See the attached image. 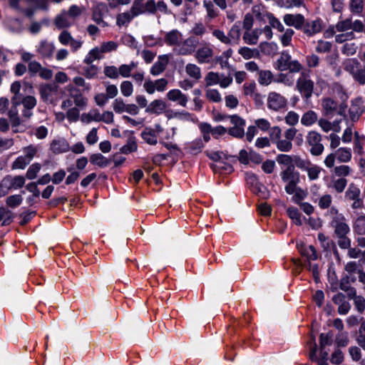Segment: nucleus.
<instances>
[{
	"instance_id": "obj_1",
	"label": "nucleus",
	"mask_w": 365,
	"mask_h": 365,
	"mask_svg": "<svg viewBox=\"0 0 365 365\" xmlns=\"http://www.w3.org/2000/svg\"><path fill=\"white\" fill-rule=\"evenodd\" d=\"M130 10L135 17L143 14L156 15L160 13L168 15L171 14L168 4L163 0L157 2L155 0H147L145 2L144 0H134Z\"/></svg>"
},
{
	"instance_id": "obj_2",
	"label": "nucleus",
	"mask_w": 365,
	"mask_h": 365,
	"mask_svg": "<svg viewBox=\"0 0 365 365\" xmlns=\"http://www.w3.org/2000/svg\"><path fill=\"white\" fill-rule=\"evenodd\" d=\"M283 182L286 183L284 190L289 195H293L297 190V185L300 182V175L295 168H282L279 174Z\"/></svg>"
},
{
	"instance_id": "obj_3",
	"label": "nucleus",
	"mask_w": 365,
	"mask_h": 365,
	"mask_svg": "<svg viewBox=\"0 0 365 365\" xmlns=\"http://www.w3.org/2000/svg\"><path fill=\"white\" fill-rule=\"evenodd\" d=\"M23 154L18 156L11 164L12 170H24L30 164L38 153V147L29 145L22 150Z\"/></svg>"
},
{
	"instance_id": "obj_4",
	"label": "nucleus",
	"mask_w": 365,
	"mask_h": 365,
	"mask_svg": "<svg viewBox=\"0 0 365 365\" xmlns=\"http://www.w3.org/2000/svg\"><path fill=\"white\" fill-rule=\"evenodd\" d=\"M331 213L334 214L330 222L331 227L334 229V234L336 237H344L347 235L350 232V228L346 222V219L341 214L338 213V210L332 207L330 210Z\"/></svg>"
},
{
	"instance_id": "obj_5",
	"label": "nucleus",
	"mask_w": 365,
	"mask_h": 365,
	"mask_svg": "<svg viewBox=\"0 0 365 365\" xmlns=\"http://www.w3.org/2000/svg\"><path fill=\"white\" fill-rule=\"evenodd\" d=\"M322 136L317 132L312 130L306 136V142L309 147V152L314 156L321 155L324 150L322 143Z\"/></svg>"
},
{
	"instance_id": "obj_6",
	"label": "nucleus",
	"mask_w": 365,
	"mask_h": 365,
	"mask_svg": "<svg viewBox=\"0 0 365 365\" xmlns=\"http://www.w3.org/2000/svg\"><path fill=\"white\" fill-rule=\"evenodd\" d=\"M322 106L324 114L327 116H333L335 113L346 118V104L344 103L338 106L337 103L331 98H325L322 101Z\"/></svg>"
},
{
	"instance_id": "obj_7",
	"label": "nucleus",
	"mask_w": 365,
	"mask_h": 365,
	"mask_svg": "<svg viewBox=\"0 0 365 365\" xmlns=\"http://www.w3.org/2000/svg\"><path fill=\"white\" fill-rule=\"evenodd\" d=\"M314 85V82L310 79L309 76L304 73H302L300 77L297 81L296 87L302 97L308 99L312 96Z\"/></svg>"
},
{
	"instance_id": "obj_8",
	"label": "nucleus",
	"mask_w": 365,
	"mask_h": 365,
	"mask_svg": "<svg viewBox=\"0 0 365 365\" xmlns=\"http://www.w3.org/2000/svg\"><path fill=\"white\" fill-rule=\"evenodd\" d=\"M287 99L277 92H270L267 97V107L273 110H279L287 106Z\"/></svg>"
},
{
	"instance_id": "obj_9",
	"label": "nucleus",
	"mask_w": 365,
	"mask_h": 365,
	"mask_svg": "<svg viewBox=\"0 0 365 365\" xmlns=\"http://www.w3.org/2000/svg\"><path fill=\"white\" fill-rule=\"evenodd\" d=\"M25 182V177L22 175H6L2 180L0 185H6L8 190H18L24 187Z\"/></svg>"
},
{
	"instance_id": "obj_10",
	"label": "nucleus",
	"mask_w": 365,
	"mask_h": 365,
	"mask_svg": "<svg viewBox=\"0 0 365 365\" xmlns=\"http://www.w3.org/2000/svg\"><path fill=\"white\" fill-rule=\"evenodd\" d=\"M55 50V46L53 42L46 39H42L36 46V53L44 58H51Z\"/></svg>"
},
{
	"instance_id": "obj_11",
	"label": "nucleus",
	"mask_w": 365,
	"mask_h": 365,
	"mask_svg": "<svg viewBox=\"0 0 365 365\" xmlns=\"http://www.w3.org/2000/svg\"><path fill=\"white\" fill-rule=\"evenodd\" d=\"M323 28V21L320 19H317L312 21H304L302 28L301 29L304 34L308 36H313L317 34L322 31Z\"/></svg>"
},
{
	"instance_id": "obj_12",
	"label": "nucleus",
	"mask_w": 365,
	"mask_h": 365,
	"mask_svg": "<svg viewBox=\"0 0 365 365\" xmlns=\"http://www.w3.org/2000/svg\"><path fill=\"white\" fill-rule=\"evenodd\" d=\"M198 43L197 38L194 36H190L182 43H179L178 53L182 56L190 55L195 51Z\"/></svg>"
},
{
	"instance_id": "obj_13",
	"label": "nucleus",
	"mask_w": 365,
	"mask_h": 365,
	"mask_svg": "<svg viewBox=\"0 0 365 365\" xmlns=\"http://www.w3.org/2000/svg\"><path fill=\"white\" fill-rule=\"evenodd\" d=\"M108 13V9L105 4H97L93 8L92 19L99 26L106 27L108 24L103 20V16Z\"/></svg>"
},
{
	"instance_id": "obj_14",
	"label": "nucleus",
	"mask_w": 365,
	"mask_h": 365,
	"mask_svg": "<svg viewBox=\"0 0 365 365\" xmlns=\"http://www.w3.org/2000/svg\"><path fill=\"white\" fill-rule=\"evenodd\" d=\"M213 56V50L211 46L205 43L195 52V57L200 63H208Z\"/></svg>"
},
{
	"instance_id": "obj_15",
	"label": "nucleus",
	"mask_w": 365,
	"mask_h": 365,
	"mask_svg": "<svg viewBox=\"0 0 365 365\" xmlns=\"http://www.w3.org/2000/svg\"><path fill=\"white\" fill-rule=\"evenodd\" d=\"M363 99L361 97H357L353 99L351 102V106L349 110L350 119L355 122L359 120V117L363 113Z\"/></svg>"
},
{
	"instance_id": "obj_16",
	"label": "nucleus",
	"mask_w": 365,
	"mask_h": 365,
	"mask_svg": "<svg viewBox=\"0 0 365 365\" xmlns=\"http://www.w3.org/2000/svg\"><path fill=\"white\" fill-rule=\"evenodd\" d=\"M333 302L338 306V313L341 315L346 314L350 309L351 304L346 300V296L341 292H338L332 297Z\"/></svg>"
},
{
	"instance_id": "obj_17",
	"label": "nucleus",
	"mask_w": 365,
	"mask_h": 365,
	"mask_svg": "<svg viewBox=\"0 0 365 365\" xmlns=\"http://www.w3.org/2000/svg\"><path fill=\"white\" fill-rule=\"evenodd\" d=\"M169 62V58L167 55H160L158 57V61L152 66L150 73L153 76H157L163 73Z\"/></svg>"
},
{
	"instance_id": "obj_18",
	"label": "nucleus",
	"mask_w": 365,
	"mask_h": 365,
	"mask_svg": "<svg viewBox=\"0 0 365 365\" xmlns=\"http://www.w3.org/2000/svg\"><path fill=\"white\" fill-rule=\"evenodd\" d=\"M167 98L173 102H176L182 107H186L188 98L179 89H172L167 93Z\"/></svg>"
},
{
	"instance_id": "obj_19",
	"label": "nucleus",
	"mask_w": 365,
	"mask_h": 365,
	"mask_svg": "<svg viewBox=\"0 0 365 365\" xmlns=\"http://www.w3.org/2000/svg\"><path fill=\"white\" fill-rule=\"evenodd\" d=\"M54 25L58 29H64L71 27L74 23L70 18L66 10H62L54 19Z\"/></svg>"
},
{
	"instance_id": "obj_20",
	"label": "nucleus",
	"mask_w": 365,
	"mask_h": 365,
	"mask_svg": "<svg viewBox=\"0 0 365 365\" xmlns=\"http://www.w3.org/2000/svg\"><path fill=\"white\" fill-rule=\"evenodd\" d=\"M283 21L289 26H294L297 29H301L304 23V17L300 14H285Z\"/></svg>"
},
{
	"instance_id": "obj_21",
	"label": "nucleus",
	"mask_w": 365,
	"mask_h": 365,
	"mask_svg": "<svg viewBox=\"0 0 365 365\" xmlns=\"http://www.w3.org/2000/svg\"><path fill=\"white\" fill-rule=\"evenodd\" d=\"M39 92L43 101L52 103L53 95L57 93V87L52 84H45L40 87Z\"/></svg>"
},
{
	"instance_id": "obj_22",
	"label": "nucleus",
	"mask_w": 365,
	"mask_h": 365,
	"mask_svg": "<svg viewBox=\"0 0 365 365\" xmlns=\"http://www.w3.org/2000/svg\"><path fill=\"white\" fill-rule=\"evenodd\" d=\"M50 149L54 154H59L70 150V146L66 139L58 138L51 141Z\"/></svg>"
},
{
	"instance_id": "obj_23",
	"label": "nucleus",
	"mask_w": 365,
	"mask_h": 365,
	"mask_svg": "<svg viewBox=\"0 0 365 365\" xmlns=\"http://www.w3.org/2000/svg\"><path fill=\"white\" fill-rule=\"evenodd\" d=\"M297 249L300 254L309 261L316 260L318 258V254L313 245L307 246L303 242H301L297 244Z\"/></svg>"
},
{
	"instance_id": "obj_24",
	"label": "nucleus",
	"mask_w": 365,
	"mask_h": 365,
	"mask_svg": "<svg viewBox=\"0 0 365 365\" xmlns=\"http://www.w3.org/2000/svg\"><path fill=\"white\" fill-rule=\"evenodd\" d=\"M68 91H70V96L73 98V103L78 108H83L86 106L88 99L85 98L80 92L78 89H76L73 86L69 85Z\"/></svg>"
},
{
	"instance_id": "obj_25",
	"label": "nucleus",
	"mask_w": 365,
	"mask_h": 365,
	"mask_svg": "<svg viewBox=\"0 0 365 365\" xmlns=\"http://www.w3.org/2000/svg\"><path fill=\"white\" fill-rule=\"evenodd\" d=\"M207 155L209 158L211 160L216 161L218 163L217 165H212V169L216 171V169H224L227 172L232 171L233 168L231 165L230 164H223L222 162L220 161L221 158L220 153L219 152L216 151H207L206 152Z\"/></svg>"
},
{
	"instance_id": "obj_26",
	"label": "nucleus",
	"mask_w": 365,
	"mask_h": 365,
	"mask_svg": "<svg viewBox=\"0 0 365 365\" xmlns=\"http://www.w3.org/2000/svg\"><path fill=\"white\" fill-rule=\"evenodd\" d=\"M202 5L206 11L205 19L211 21L220 15V11L211 0H203Z\"/></svg>"
},
{
	"instance_id": "obj_27",
	"label": "nucleus",
	"mask_w": 365,
	"mask_h": 365,
	"mask_svg": "<svg viewBox=\"0 0 365 365\" xmlns=\"http://www.w3.org/2000/svg\"><path fill=\"white\" fill-rule=\"evenodd\" d=\"M182 37L181 32L177 29H173L165 34L164 42L169 46H178L182 40Z\"/></svg>"
},
{
	"instance_id": "obj_28",
	"label": "nucleus",
	"mask_w": 365,
	"mask_h": 365,
	"mask_svg": "<svg viewBox=\"0 0 365 365\" xmlns=\"http://www.w3.org/2000/svg\"><path fill=\"white\" fill-rule=\"evenodd\" d=\"M166 108V105L160 99L153 101L145 108V112L150 114H161Z\"/></svg>"
},
{
	"instance_id": "obj_29",
	"label": "nucleus",
	"mask_w": 365,
	"mask_h": 365,
	"mask_svg": "<svg viewBox=\"0 0 365 365\" xmlns=\"http://www.w3.org/2000/svg\"><path fill=\"white\" fill-rule=\"evenodd\" d=\"M262 34L261 29H255L254 30L245 31L242 38L245 43L249 45H256L258 42L259 36Z\"/></svg>"
},
{
	"instance_id": "obj_30",
	"label": "nucleus",
	"mask_w": 365,
	"mask_h": 365,
	"mask_svg": "<svg viewBox=\"0 0 365 365\" xmlns=\"http://www.w3.org/2000/svg\"><path fill=\"white\" fill-rule=\"evenodd\" d=\"M347 297L349 299H353L356 311L362 314L365 310V298L361 295H357L356 290H351Z\"/></svg>"
},
{
	"instance_id": "obj_31",
	"label": "nucleus",
	"mask_w": 365,
	"mask_h": 365,
	"mask_svg": "<svg viewBox=\"0 0 365 365\" xmlns=\"http://www.w3.org/2000/svg\"><path fill=\"white\" fill-rule=\"evenodd\" d=\"M142 139L150 145H155L158 143V135L153 128L146 127L141 133Z\"/></svg>"
},
{
	"instance_id": "obj_32",
	"label": "nucleus",
	"mask_w": 365,
	"mask_h": 365,
	"mask_svg": "<svg viewBox=\"0 0 365 365\" xmlns=\"http://www.w3.org/2000/svg\"><path fill=\"white\" fill-rule=\"evenodd\" d=\"M21 88V84L20 81H14L10 88V91L13 94L11 97L12 104L15 106H17L21 104V98L23 97V95L20 93Z\"/></svg>"
},
{
	"instance_id": "obj_33",
	"label": "nucleus",
	"mask_w": 365,
	"mask_h": 365,
	"mask_svg": "<svg viewBox=\"0 0 365 365\" xmlns=\"http://www.w3.org/2000/svg\"><path fill=\"white\" fill-rule=\"evenodd\" d=\"M135 18V16L129 9L123 13H120L116 16V25L119 27L128 26V24Z\"/></svg>"
},
{
	"instance_id": "obj_34",
	"label": "nucleus",
	"mask_w": 365,
	"mask_h": 365,
	"mask_svg": "<svg viewBox=\"0 0 365 365\" xmlns=\"http://www.w3.org/2000/svg\"><path fill=\"white\" fill-rule=\"evenodd\" d=\"M356 281V277L350 274H346L341 277L339 282V288L346 292L347 295L351 293V290L356 291V289L351 286V283Z\"/></svg>"
},
{
	"instance_id": "obj_35",
	"label": "nucleus",
	"mask_w": 365,
	"mask_h": 365,
	"mask_svg": "<svg viewBox=\"0 0 365 365\" xmlns=\"http://www.w3.org/2000/svg\"><path fill=\"white\" fill-rule=\"evenodd\" d=\"M242 24L240 21L235 22L228 32V36L230 38V45L238 43L241 36Z\"/></svg>"
},
{
	"instance_id": "obj_36",
	"label": "nucleus",
	"mask_w": 365,
	"mask_h": 365,
	"mask_svg": "<svg viewBox=\"0 0 365 365\" xmlns=\"http://www.w3.org/2000/svg\"><path fill=\"white\" fill-rule=\"evenodd\" d=\"M103 58V54L98 46H96L89 51L83 59V63L91 65L94 61Z\"/></svg>"
},
{
	"instance_id": "obj_37",
	"label": "nucleus",
	"mask_w": 365,
	"mask_h": 365,
	"mask_svg": "<svg viewBox=\"0 0 365 365\" xmlns=\"http://www.w3.org/2000/svg\"><path fill=\"white\" fill-rule=\"evenodd\" d=\"M347 180L344 178L331 177L330 187L333 188L337 193H341L344 191L347 185Z\"/></svg>"
},
{
	"instance_id": "obj_38",
	"label": "nucleus",
	"mask_w": 365,
	"mask_h": 365,
	"mask_svg": "<svg viewBox=\"0 0 365 365\" xmlns=\"http://www.w3.org/2000/svg\"><path fill=\"white\" fill-rule=\"evenodd\" d=\"M238 53L245 59L257 58L259 57V51L257 48H251L247 46L241 47Z\"/></svg>"
},
{
	"instance_id": "obj_39",
	"label": "nucleus",
	"mask_w": 365,
	"mask_h": 365,
	"mask_svg": "<svg viewBox=\"0 0 365 365\" xmlns=\"http://www.w3.org/2000/svg\"><path fill=\"white\" fill-rule=\"evenodd\" d=\"M292 61V57L287 51H283L277 61V68L279 71H287V66Z\"/></svg>"
},
{
	"instance_id": "obj_40",
	"label": "nucleus",
	"mask_w": 365,
	"mask_h": 365,
	"mask_svg": "<svg viewBox=\"0 0 365 365\" xmlns=\"http://www.w3.org/2000/svg\"><path fill=\"white\" fill-rule=\"evenodd\" d=\"M276 160L279 165H283L284 168H295L294 164V155L292 156L287 154H279L276 157Z\"/></svg>"
},
{
	"instance_id": "obj_41",
	"label": "nucleus",
	"mask_w": 365,
	"mask_h": 365,
	"mask_svg": "<svg viewBox=\"0 0 365 365\" xmlns=\"http://www.w3.org/2000/svg\"><path fill=\"white\" fill-rule=\"evenodd\" d=\"M360 62L356 58H348L343 63L345 71L353 75L361 67Z\"/></svg>"
},
{
	"instance_id": "obj_42",
	"label": "nucleus",
	"mask_w": 365,
	"mask_h": 365,
	"mask_svg": "<svg viewBox=\"0 0 365 365\" xmlns=\"http://www.w3.org/2000/svg\"><path fill=\"white\" fill-rule=\"evenodd\" d=\"M345 197L349 200H356L361 197L360 188L354 183H350L345 192Z\"/></svg>"
},
{
	"instance_id": "obj_43",
	"label": "nucleus",
	"mask_w": 365,
	"mask_h": 365,
	"mask_svg": "<svg viewBox=\"0 0 365 365\" xmlns=\"http://www.w3.org/2000/svg\"><path fill=\"white\" fill-rule=\"evenodd\" d=\"M185 71L190 78L195 81H198L202 77L200 68L194 63L187 64Z\"/></svg>"
},
{
	"instance_id": "obj_44",
	"label": "nucleus",
	"mask_w": 365,
	"mask_h": 365,
	"mask_svg": "<svg viewBox=\"0 0 365 365\" xmlns=\"http://www.w3.org/2000/svg\"><path fill=\"white\" fill-rule=\"evenodd\" d=\"M274 82L283 83L287 86H292L294 79L293 76L289 73H281L276 76L274 79Z\"/></svg>"
},
{
	"instance_id": "obj_45",
	"label": "nucleus",
	"mask_w": 365,
	"mask_h": 365,
	"mask_svg": "<svg viewBox=\"0 0 365 365\" xmlns=\"http://www.w3.org/2000/svg\"><path fill=\"white\" fill-rule=\"evenodd\" d=\"M258 82L262 86H268L274 81L273 74L270 71H259L258 73Z\"/></svg>"
},
{
	"instance_id": "obj_46",
	"label": "nucleus",
	"mask_w": 365,
	"mask_h": 365,
	"mask_svg": "<svg viewBox=\"0 0 365 365\" xmlns=\"http://www.w3.org/2000/svg\"><path fill=\"white\" fill-rule=\"evenodd\" d=\"M317 120V114L313 110H309L303 114L301 123L305 126H310Z\"/></svg>"
},
{
	"instance_id": "obj_47",
	"label": "nucleus",
	"mask_w": 365,
	"mask_h": 365,
	"mask_svg": "<svg viewBox=\"0 0 365 365\" xmlns=\"http://www.w3.org/2000/svg\"><path fill=\"white\" fill-rule=\"evenodd\" d=\"M336 159L340 163H347L351 158V150L346 148H340L336 152Z\"/></svg>"
},
{
	"instance_id": "obj_48",
	"label": "nucleus",
	"mask_w": 365,
	"mask_h": 365,
	"mask_svg": "<svg viewBox=\"0 0 365 365\" xmlns=\"http://www.w3.org/2000/svg\"><path fill=\"white\" fill-rule=\"evenodd\" d=\"M287 213L295 225L299 226L302 225V215L297 208L289 207L287 209Z\"/></svg>"
},
{
	"instance_id": "obj_49",
	"label": "nucleus",
	"mask_w": 365,
	"mask_h": 365,
	"mask_svg": "<svg viewBox=\"0 0 365 365\" xmlns=\"http://www.w3.org/2000/svg\"><path fill=\"white\" fill-rule=\"evenodd\" d=\"M90 161L92 164L98 165L101 168L106 167L109 164V162L106 158L101 153L91 155L90 157Z\"/></svg>"
},
{
	"instance_id": "obj_50",
	"label": "nucleus",
	"mask_w": 365,
	"mask_h": 365,
	"mask_svg": "<svg viewBox=\"0 0 365 365\" xmlns=\"http://www.w3.org/2000/svg\"><path fill=\"white\" fill-rule=\"evenodd\" d=\"M83 10L84 9L83 6L73 4L68 8V10H66V12L68 14L74 23L76 19L82 15Z\"/></svg>"
},
{
	"instance_id": "obj_51",
	"label": "nucleus",
	"mask_w": 365,
	"mask_h": 365,
	"mask_svg": "<svg viewBox=\"0 0 365 365\" xmlns=\"http://www.w3.org/2000/svg\"><path fill=\"white\" fill-rule=\"evenodd\" d=\"M137 148L138 145L136 143L135 138L134 136H130L128 139L127 143L120 148V151L124 154H128L135 151Z\"/></svg>"
},
{
	"instance_id": "obj_52",
	"label": "nucleus",
	"mask_w": 365,
	"mask_h": 365,
	"mask_svg": "<svg viewBox=\"0 0 365 365\" xmlns=\"http://www.w3.org/2000/svg\"><path fill=\"white\" fill-rule=\"evenodd\" d=\"M354 230L359 235L365 234V215L357 217L354 224Z\"/></svg>"
},
{
	"instance_id": "obj_53",
	"label": "nucleus",
	"mask_w": 365,
	"mask_h": 365,
	"mask_svg": "<svg viewBox=\"0 0 365 365\" xmlns=\"http://www.w3.org/2000/svg\"><path fill=\"white\" fill-rule=\"evenodd\" d=\"M322 170L319 166L312 163L306 170L309 180L311 181L317 180Z\"/></svg>"
},
{
	"instance_id": "obj_54",
	"label": "nucleus",
	"mask_w": 365,
	"mask_h": 365,
	"mask_svg": "<svg viewBox=\"0 0 365 365\" xmlns=\"http://www.w3.org/2000/svg\"><path fill=\"white\" fill-rule=\"evenodd\" d=\"M41 169V165L38 163L31 164L26 173V178L28 180H34L37 177L38 173Z\"/></svg>"
},
{
	"instance_id": "obj_55",
	"label": "nucleus",
	"mask_w": 365,
	"mask_h": 365,
	"mask_svg": "<svg viewBox=\"0 0 365 365\" xmlns=\"http://www.w3.org/2000/svg\"><path fill=\"white\" fill-rule=\"evenodd\" d=\"M294 31L292 29H287L284 31V34L279 36V40L283 46H289L291 45L292 36Z\"/></svg>"
},
{
	"instance_id": "obj_56",
	"label": "nucleus",
	"mask_w": 365,
	"mask_h": 365,
	"mask_svg": "<svg viewBox=\"0 0 365 365\" xmlns=\"http://www.w3.org/2000/svg\"><path fill=\"white\" fill-rule=\"evenodd\" d=\"M356 341L358 344L365 350V319L363 317L361 318V324Z\"/></svg>"
},
{
	"instance_id": "obj_57",
	"label": "nucleus",
	"mask_w": 365,
	"mask_h": 365,
	"mask_svg": "<svg viewBox=\"0 0 365 365\" xmlns=\"http://www.w3.org/2000/svg\"><path fill=\"white\" fill-rule=\"evenodd\" d=\"M122 95L125 97L130 96L133 93V85L130 81H124L120 85Z\"/></svg>"
},
{
	"instance_id": "obj_58",
	"label": "nucleus",
	"mask_w": 365,
	"mask_h": 365,
	"mask_svg": "<svg viewBox=\"0 0 365 365\" xmlns=\"http://www.w3.org/2000/svg\"><path fill=\"white\" fill-rule=\"evenodd\" d=\"M206 98L212 102L220 103L222 101V97L217 89L208 88L205 91Z\"/></svg>"
},
{
	"instance_id": "obj_59",
	"label": "nucleus",
	"mask_w": 365,
	"mask_h": 365,
	"mask_svg": "<svg viewBox=\"0 0 365 365\" xmlns=\"http://www.w3.org/2000/svg\"><path fill=\"white\" fill-rule=\"evenodd\" d=\"M260 51L262 53L266 55H271L274 53L277 50V45L273 43L262 42L259 46Z\"/></svg>"
},
{
	"instance_id": "obj_60",
	"label": "nucleus",
	"mask_w": 365,
	"mask_h": 365,
	"mask_svg": "<svg viewBox=\"0 0 365 365\" xmlns=\"http://www.w3.org/2000/svg\"><path fill=\"white\" fill-rule=\"evenodd\" d=\"M2 221L1 225L6 226L9 225L12 221L11 212L4 207H0V222Z\"/></svg>"
},
{
	"instance_id": "obj_61",
	"label": "nucleus",
	"mask_w": 365,
	"mask_h": 365,
	"mask_svg": "<svg viewBox=\"0 0 365 365\" xmlns=\"http://www.w3.org/2000/svg\"><path fill=\"white\" fill-rule=\"evenodd\" d=\"M333 334L329 331L327 334L322 333L319 336V346L322 351L325 349L326 346H329L332 344Z\"/></svg>"
},
{
	"instance_id": "obj_62",
	"label": "nucleus",
	"mask_w": 365,
	"mask_h": 365,
	"mask_svg": "<svg viewBox=\"0 0 365 365\" xmlns=\"http://www.w3.org/2000/svg\"><path fill=\"white\" fill-rule=\"evenodd\" d=\"M22 201L23 197L21 195H12L6 198V204L9 207L14 208L20 205Z\"/></svg>"
},
{
	"instance_id": "obj_63",
	"label": "nucleus",
	"mask_w": 365,
	"mask_h": 365,
	"mask_svg": "<svg viewBox=\"0 0 365 365\" xmlns=\"http://www.w3.org/2000/svg\"><path fill=\"white\" fill-rule=\"evenodd\" d=\"M351 168L349 166L345 165L336 166L334 170V175L336 177H341L344 178L348 176L351 173Z\"/></svg>"
},
{
	"instance_id": "obj_64",
	"label": "nucleus",
	"mask_w": 365,
	"mask_h": 365,
	"mask_svg": "<svg viewBox=\"0 0 365 365\" xmlns=\"http://www.w3.org/2000/svg\"><path fill=\"white\" fill-rule=\"evenodd\" d=\"M220 74L221 73L215 72H209L205 78L206 86H210L218 84L220 80Z\"/></svg>"
}]
</instances>
